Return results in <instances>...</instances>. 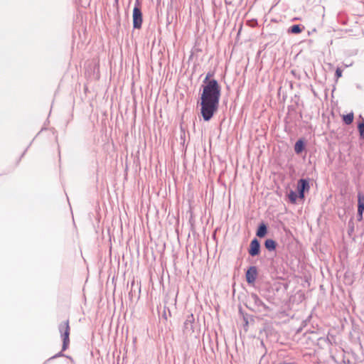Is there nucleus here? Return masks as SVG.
<instances>
[{
	"label": "nucleus",
	"mask_w": 364,
	"mask_h": 364,
	"mask_svg": "<svg viewBox=\"0 0 364 364\" xmlns=\"http://www.w3.org/2000/svg\"><path fill=\"white\" fill-rule=\"evenodd\" d=\"M200 101L198 102L200 107V114L204 121H210L218 112L221 87L218 82H212L208 85H201Z\"/></svg>",
	"instance_id": "f257e3e1"
},
{
	"label": "nucleus",
	"mask_w": 364,
	"mask_h": 364,
	"mask_svg": "<svg viewBox=\"0 0 364 364\" xmlns=\"http://www.w3.org/2000/svg\"><path fill=\"white\" fill-rule=\"evenodd\" d=\"M58 331L60 333L61 338L63 339V346H62V350L59 352L58 353L55 354V355L50 357L49 359L47 360V361H49L50 360L55 359L58 357H63L64 356L63 351L66 350L69 346L70 344V326H69V321L67 320L65 321H63L60 323L58 325Z\"/></svg>",
	"instance_id": "f03ea898"
},
{
	"label": "nucleus",
	"mask_w": 364,
	"mask_h": 364,
	"mask_svg": "<svg viewBox=\"0 0 364 364\" xmlns=\"http://www.w3.org/2000/svg\"><path fill=\"white\" fill-rule=\"evenodd\" d=\"M143 22L142 12L139 0H136L133 9V27L136 29L141 28Z\"/></svg>",
	"instance_id": "7ed1b4c3"
},
{
	"label": "nucleus",
	"mask_w": 364,
	"mask_h": 364,
	"mask_svg": "<svg viewBox=\"0 0 364 364\" xmlns=\"http://www.w3.org/2000/svg\"><path fill=\"white\" fill-rule=\"evenodd\" d=\"M250 299L253 302L255 309L250 308L252 311L255 312H260L262 310L269 311V308L267 306L257 294L252 293L250 296Z\"/></svg>",
	"instance_id": "20e7f679"
},
{
	"label": "nucleus",
	"mask_w": 364,
	"mask_h": 364,
	"mask_svg": "<svg viewBox=\"0 0 364 364\" xmlns=\"http://www.w3.org/2000/svg\"><path fill=\"white\" fill-rule=\"evenodd\" d=\"M297 192L299 193V198L301 199L304 198L305 193L308 192L310 189L309 179V178H301L297 182Z\"/></svg>",
	"instance_id": "39448f33"
},
{
	"label": "nucleus",
	"mask_w": 364,
	"mask_h": 364,
	"mask_svg": "<svg viewBox=\"0 0 364 364\" xmlns=\"http://www.w3.org/2000/svg\"><path fill=\"white\" fill-rule=\"evenodd\" d=\"M261 250L260 242L257 238H254L251 240L250 247L248 249V253L252 257H255L259 255Z\"/></svg>",
	"instance_id": "423d86ee"
},
{
	"label": "nucleus",
	"mask_w": 364,
	"mask_h": 364,
	"mask_svg": "<svg viewBox=\"0 0 364 364\" xmlns=\"http://www.w3.org/2000/svg\"><path fill=\"white\" fill-rule=\"evenodd\" d=\"M195 318L193 314L187 316L186 321L183 323V332L185 333H192L194 331L193 323Z\"/></svg>",
	"instance_id": "0eeeda50"
},
{
	"label": "nucleus",
	"mask_w": 364,
	"mask_h": 364,
	"mask_svg": "<svg viewBox=\"0 0 364 364\" xmlns=\"http://www.w3.org/2000/svg\"><path fill=\"white\" fill-rule=\"evenodd\" d=\"M257 275V269L255 266H251L246 272V281L248 284L255 282Z\"/></svg>",
	"instance_id": "6e6552de"
},
{
	"label": "nucleus",
	"mask_w": 364,
	"mask_h": 364,
	"mask_svg": "<svg viewBox=\"0 0 364 364\" xmlns=\"http://www.w3.org/2000/svg\"><path fill=\"white\" fill-rule=\"evenodd\" d=\"M267 233V226L264 223H261L256 231L257 237L259 238L264 237Z\"/></svg>",
	"instance_id": "1a4fd4ad"
},
{
	"label": "nucleus",
	"mask_w": 364,
	"mask_h": 364,
	"mask_svg": "<svg viewBox=\"0 0 364 364\" xmlns=\"http://www.w3.org/2000/svg\"><path fill=\"white\" fill-rule=\"evenodd\" d=\"M305 149V141L303 139L297 140L294 144V151L296 154H301Z\"/></svg>",
	"instance_id": "9d476101"
},
{
	"label": "nucleus",
	"mask_w": 364,
	"mask_h": 364,
	"mask_svg": "<svg viewBox=\"0 0 364 364\" xmlns=\"http://www.w3.org/2000/svg\"><path fill=\"white\" fill-rule=\"evenodd\" d=\"M277 245L276 241L272 239H267L264 242V247L268 251H274Z\"/></svg>",
	"instance_id": "9b49d317"
},
{
	"label": "nucleus",
	"mask_w": 364,
	"mask_h": 364,
	"mask_svg": "<svg viewBox=\"0 0 364 364\" xmlns=\"http://www.w3.org/2000/svg\"><path fill=\"white\" fill-rule=\"evenodd\" d=\"M358 211L364 213V195L361 192L358 193Z\"/></svg>",
	"instance_id": "f8f14e48"
},
{
	"label": "nucleus",
	"mask_w": 364,
	"mask_h": 364,
	"mask_svg": "<svg viewBox=\"0 0 364 364\" xmlns=\"http://www.w3.org/2000/svg\"><path fill=\"white\" fill-rule=\"evenodd\" d=\"M214 75V73L213 72H208L205 78L203 79V84L202 85H208L209 83H212V82H218L217 80L215 79H212L211 77Z\"/></svg>",
	"instance_id": "ddd939ff"
},
{
	"label": "nucleus",
	"mask_w": 364,
	"mask_h": 364,
	"mask_svg": "<svg viewBox=\"0 0 364 364\" xmlns=\"http://www.w3.org/2000/svg\"><path fill=\"white\" fill-rule=\"evenodd\" d=\"M304 27H301L299 24H294L289 28V33L298 34L300 33Z\"/></svg>",
	"instance_id": "4468645a"
},
{
	"label": "nucleus",
	"mask_w": 364,
	"mask_h": 364,
	"mask_svg": "<svg viewBox=\"0 0 364 364\" xmlns=\"http://www.w3.org/2000/svg\"><path fill=\"white\" fill-rule=\"evenodd\" d=\"M353 112H350L343 116V121L346 124L349 125L353 122Z\"/></svg>",
	"instance_id": "2eb2a0df"
},
{
	"label": "nucleus",
	"mask_w": 364,
	"mask_h": 364,
	"mask_svg": "<svg viewBox=\"0 0 364 364\" xmlns=\"http://www.w3.org/2000/svg\"><path fill=\"white\" fill-rule=\"evenodd\" d=\"M289 199L291 203H295L297 198H299V193H296L294 191H290L289 195Z\"/></svg>",
	"instance_id": "dca6fc26"
},
{
	"label": "nucleus",
	"mask_w": 364,
	"mask_h": 364,
	"mask_svg": "<svg viewBox=\"0 0 364 364\" xmlns=\"http://www.w3.org/2000/svg\"><path fill=\"white\" fill-rule=\"evenodd\" d=\"M358 129L360 133V138L364 139V120L358 124Z\"/></svg>",
	"instance_id": "f3484780"
},
{
	"label": "nucleus",
	"mask_w": 364,
	"mask_h": 364,
	"mask_svg": "<svg viewBox=\"0 0 364 364\" xmlns=\"http://www.w3.org/2000/svg\"><path fill=\"white\" fill-rule=\"evenodd\" d=\"M335 76L336 78H339L342 76V70L339 68H338L336 70Z\"/></svg>",
	"instance_id": "a211bd4d"
},
{
	"label": "nucleus",
	"mask_w": 364,
	"mask_h": 364,
	"mask_svg": "<svg viewBox=\"0 0 364 364\" xmlns=\"http://www.w3.org/2000/svg\"><path fill=\"white\" fill-rule=\"evenodd\" d=\"M363 212L358 211L357 213V220L361 222L363 219Z\"/></svg>",
	"instance_id": "6ab92c4d"
},
{
	"label": "nucleus",
	"mask_w": 364,
	"mask_h": 364,
	"mask_svg": "<svg viewBox=\"0 0 364 364\" xmlns=\"http://www.w3.org/2000/svg\"><path fill=\"white\" fill-rule=\"evenodd\" d=\"M243 320H244L245 324L247 325L248 324V321H247V318L245 316H243Z\"/></svg>",
	"instance_id": "aec40b11"
},
{
	"label": "nucleus",
	"mask_w": 364,
	"mask_h": 364,
	"mask_svg": "<svg viewBox=\"0 0 364 364\" xmlns=\"http://www.w3.org/2000/svg\"><path fill=\"white\" fill-rule=\"evenodd\" d=\"M357 88L360 89L361 88L360 85H357Z\"/></svg>",
	"instance_id": "412c9836"
}]
</instances>
